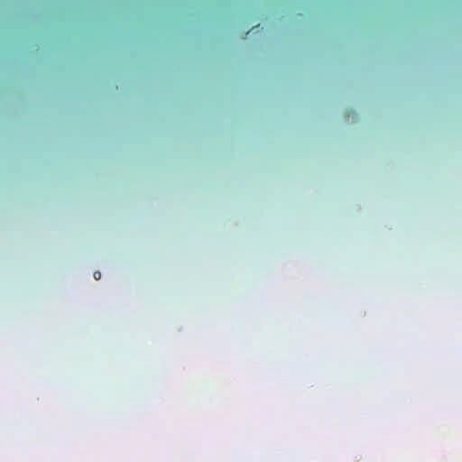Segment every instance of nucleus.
Returning <instances> with one entry per match:
<instances>
[{"mask_svg": "<svg viewBox=\"0 0 462 462\" xmlns=\"http://www.w3.org/2000/svg\"><path fill=\"white\" fill-rule=\"evenodd\" d=\"M100 277H101V273H100V272H95V273H94V278H95L96 280H99V279H100Z\"/></svg>", "mask_w": 462, "mask_h": 462, "instance_id": "nucleus-1", "label": "nucleus"}]
</instances>
